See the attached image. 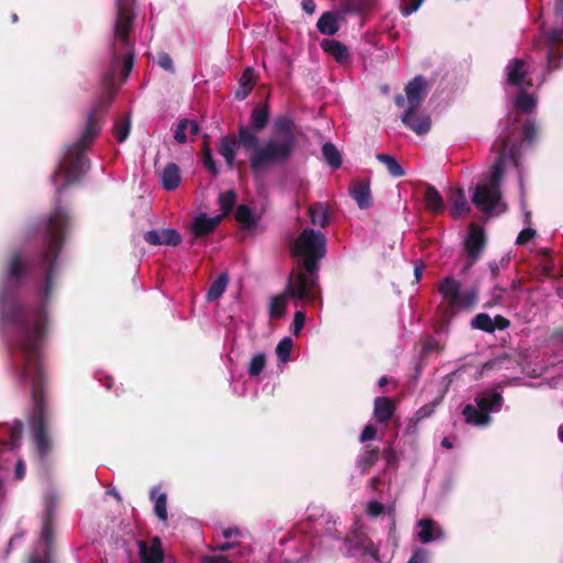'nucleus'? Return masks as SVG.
<instances>
[{"mask_svg": "<svg viewBox=\"0 0 563 563\" xmlns=\"http://www.w3.org/2000/svg\"><path fill=\"white\" fill-rule=\"evenodd\" d=\"M134 5L135 0H115L112 58L101 79L106 91L92 104L80 137L66 146L58 169L52 176L53 181H56L62 175L65 177V183L56 189L58 195L67 186L79 183L89 168V161L85 153L98 137L103 126V117L115 97L117 74L121 69L123 80H125L132 70L134 51L130 34L135 20Z\"/></svg>", "mask_w": 563, "mask_h": 563, "instance_id": "obj_1", "label": "nucleus"}, {"mask_svg": "<svg viewBox=\"0 0 563 563\" xmlns=\"http://www.w3.org/2000/svg\"><path fill=\"white\" fill-rule=\"evenodd\" d=\"M3 318L12 325L11 350L21 356V362L15 365L19 379L30 384L33 401L31 427L36 451L43 460L52 451L45 404L47 374L42 363L41 353L47 331V313L43 305L30 308L23 305H13L4 310Z\"/></svg>", "mask_w": 563, "mask_h": 563, "instance_id": "obj_2", "label": "nucleus"}, {"mask_svg": "<svg viewBox=\"0 0 563 563\" xmlns=\"http://www.w3.org/2000/svg\"><path fill=\"white\" fill-rule=\"evenodd\" d=\"M269 115L267 103H256L251 112L250 124H241L238 129L242 148L252 152L250 168L255 175L273 166L286 164L298 146V126L288 115L275 118L269 137L260 145L257 134L267 126Z\"/></svg>", "mask_w": 563, "mask_h": 563, "instance_id": "obj_3", "label": "nucleus"}, {"mask_svg": "<svg viewBox=\"0 0 563 563\" xmlns=\"http://www.w3.org/2000/svg\"><path fill=\"white\" fill-rule=\"evenodd\" d=\"M291 253L300 261L289 276L287 292L302 301L313 302L321 295L319 271L327 254V236L321 231L306 228L295 240Z\"/></svg>", "mask_w": 563, "mask_h": 563, "instance_id": "obj_4", "label": "nucleus"}, {"mask_svg": "<svg viewBox=\"0 0 563 563\" xmlns=\"http://www.w3.org/2000/svg\"><path fill=\"white\" fill-rule=\"evenodd\" d=\"M537 137V125L531 119L521 120L517 114H508L506 126L500 136L494 142L492 150L496 153L493 164L489 186L500 190V180L508 163L519 167L520 144L530 145Z\"/></svg>", "mask_w": 563, "mask_h": 563, "instance_id": "obj_5", "label": "nucleus"}, {"mask_svg": "<svg viewBox=\"0 0 563 563\" xmlns=\"http://www.w3.org/2000/svg\"><path fill=\"white\" fill-rule=\"evenodd\" d=\"M70 220L68 210L57 205L47 217L44 225V249L40 253L38 264L45 271L43 288L45 301L49 299L53 291L55 264L65 243Z\"/></svg>", "mask_w": 563, "mask_h": 563, "instance_id": "obj_6", "label": "nucleus"}, {"mask_svg": "<svg viewBox=\"0 0 563 563\" xmlns=\"http://www.w3.org/2000/svg\"><path fill=\"white\" fill-rule=\"evenodd\" d=\"M438 290L448 300L445 313L450 316L453 314L454 308H471L477 301L478 291L476 287L461 292V283L451 276L442 279Z\"/></svg>", "mask_w": 563, "mask_h": 563, "instance_id": "obj_7", "label": "nucleus"}, {"mask_svg": "<svg viewBox=\"0 0 563 563\" xmlns=\"http://www.w3.org/2000/svg\"><path fill=\"white\" fill-rule=\"evenodd\" d=\"M486 242L487 239L484 229L475 223H472L464 242L467 263L463 271L471 268L481 258L482 252L486 246Z\"/></svg>", "mask_w": 563, "mask_h": 563, "instance_id": "obj_8", "label": "nucleus"}, {"mask_svg": "<svg viewBox=\"0 0 563 563\" xmlns=\"http://www.w3.org/2000/svg\"><path fill=\"white\" fill-rule=\"evenodd\" d=\"M427 81L423 76L418 75L410 80L405 87L406 97L408 99V109L401 117V122L408 124L412 110H418L426 97Z\"/></svg>", "mask_w": 563, "mask_h": 563, "instance_id": "obj_9", "label": "nucleus"}, {"mask_svg": "<svg viewBox=\"0 0 563 563\" xmlns=\"http://www.w3.org/2000/svg\"><path fill=\"white\" fill-rule=\"evenodd\" d=\"M29 265L20 251H14L8 258L5 267L7 282L13 287H20L27 275Z\"/></svg>", "mask_w": 563, "mask_h": 563, "instance_id": "obj_10", "label": "nucleus"}, {"mask_svg": "<svg viewBox=\"0 0 563 563\" xmlns=\"http://www.w3.org/2000/svg\"><path fill=\"white\" fill-rule=\"evenodd\" d=\"M501 198L500 190L487 185H477L474 189L472 202L483 212H492Z\"/></svg>", "mask_w": 563, "mask_h": 563, "instance_id": "obj_11", "label": "nucleus"}, {"mask_svg": "<svg viewBox=\"0 0 563 563\" xmlns=\"http://www.w3.org/2000/svg\"><path fill=\"white\" fill-rule=\"evenodd\" d=\"M528 73L527 62L521 58H514L506 66L507 82L514 87H531L532 80L527 79Z\"/></svg>", "mask_w": 563, "mask_h": 563, "instance_id": "obj_12", "label": "nucleus"}, {"mask_svg": "<svg viewBox=\"0 0 563 563\" xmlns=\"http://www.w3.org/2000/svg\"><path fill=\"white\" fill-rule=\"evenodd\" d=\"M144 240L150 245L178 246L183 239L175 229L151 230L144 233Z\"/></svg>", "mask_w": 563, "mask_h": 563, "instance_id": "obj_13", "label": "nucleus"}, {"mask_svg": "<svg viewBox=\"0 0 563 563\" xmlns=\"http://www.w3.org/2000/svg\"><path fill=\"white\" fill-rule=\"evenodd\" d=\"M139 555L142 563H163L164 551L162 548V541L158 537L151 539L148 544L144 540L137 542Z\"/></svg>", "mask_w": 563, "mask_h": 563, "instance_id": "obj_14", "label": "nucleus"}, {"mask_svg": "<svg viewBox=\"0 0 563 563\" xmlns=\"http://www.w3.org/2000/svg\"><path fill=\"white\" fill-rule=\"evenodd\" d=\"M242 147L240 132L221 136L218 141V153L224 158L228 167L232 169L235 163L236 150Z\"/></svg>", "mask_w": 563, "mask_h": 563, "instance_id": "obj_15", "label": "nucleus"}, {"mask_svg": "<svg viewBox=\"0 0 563 563\" xmlns=\"http://www.w3.org/2000/svg\"><path fill=\"white\" fill-rule=\"evenodd\" d=\"M349 191L361 209H368L373 205L369 180L354 179Z\"/></svg>", "mask_w": 563, "mask_h": 563, "instance_id": "obj_16", "label": "nucleus"}, {"mask_svg": "<svg viewBox=\"0 0 563 563\" xmlns=\"http://www.w3.org/2000/svg\"><path fill=\"white\" fill-rule=\"evenodd\" d=\"M551 45L548 49V69L550 71L560 69L563 66V46L561 44V32L552 31L549 34Z\"/></svg>", "mask_w": 563, "mask_h": 563, "instance_id": "obj_17", "label": "nucleus"}, {"mask_svg": "<svg viewBox=\"0 0 563 563\" xmlns=\"http://www.w3.org/2000/svg\"><path fill=\"white\" fill-rule=\"evenodd\" d=\"M474 401L475 406H477L483 412H487V415H489L490 412L500 410L504 398L498 391H485L477 395Z\"/></svg>", "mask_w": 563, "mask_h": 563, "instance_id": "obj_18", "label": "nucleus"}, {"mask_svg": "<svg viewBox=\"0 0 563 563\" xmlns=\"http://www.w3.org/2000/svg\"><path fill=\"white\" fill-rule=\"evenodd\" d=\"M380 457V451L377 446L367 444L356 457V467L362 475H365L377 463Z\"/></svg>", "mask_w": 563, "mask_h": 563, "instance_id": "obj_19", "label": "nucleus"}, {"mask_svg": "<svg viewBox=\"0 0 563 563\" xmlns=\"http://www.w3.org/2000/svg\"><path fill=\"white\" fill-rule=\"evenodd\" d=\"M55 506L53 503L46 506L41 532V541L46 545V555L49 556L51 547L54 541Z\"/></svg>", "mask_w": 563, "mask_h": 563, "instance_id": "obj_20", "label": "nucleus"}, {"mask_svg": "<svg viewBox=\"0 0 563 563\" xmlns=\"http://www.w3.org/2000/svg\"><path fill=\"white\" fill-rule=\"evenodd\" d=\"M423 202L426 209L433 214H440L444 211L445 206L443 198L433 185L428 184L426 186Z\"/></svg>", "mask_w": 563, "mask_h": 563, "instance_id": "obj_21", "label": "nucleus"}, {"mask_svg": "<svg viewBox=\"0 0 563 563\" xmlns=\"http://www.w3.org/2000/svg\"><path fill=\"white\" fill-rule=\"evenodd\" d=\"M395 410V404L388 397H377L374 401V416L379 423L388 422L393 418Z\"/></svg>", "mask_w": 563, "mask_h": 563, "instance_id": "obj_22", "label": "nucleus"}, {"mask_svg": "<svg viewBox=\"0 0 563 563\" xmlns=\"http://www.w3.org/2000/svg\"><path fill=\"white\" fill-rule=\"evenodd\" d=\"M320 46L323 52L334 57L338 63L343 64L350 58L347 47L336 40L324 38L320 42Z\"/></svg>", "mask_w": 563, "mask_h": 563, "instance_id": "obj_23", "label": "nucleus"}, {"mask_svg": "<svg viewBox=\"0 0 563 563\" xmlns=\"http://www.w3.org/2000/svg\"><path fill=\"white\" fill-rule=\"evenodd\" d=\"M221 221V217L209 218L206 214L198 216L191 224V230L197 238L205 236L214 231Z\"/></svg>", "mask_w": 563, "mask_h": 563, "instance_id": "obj_24", "label": "nucleus"}, {"mask_svg": "<svg viewBox=\"0 0 563 563\" xmlns=\"http://www.w3.org/2000/svg\"><path fill=\"white\" fill-rule=\"evenodd\" d=\"M451 202V216L454 219L461 218L463 214L470 212V206L466 201L464 190L462 188H457L453 190L449 197Z\"/></svg>", "mask_w": 563, "mask_h": 563, "instance_id": "obj_25", "label": "nucleus"}, {"mask_svg": "<svg viewBox=\"0 0 563 563\" xmlns=\"http://www.w3.org/2000/svg\"><path fill=\"white\" fill-rule=\"evenodd\" d=\"M465 421L468 424L483 427L490 422V415L487 412H483L477 406L467 404L462 411Z\"/></svg>", "mask_w": 563, "mask_h": 563, "instance_id": "obj_26", "label": "nucleus"}, {"mask_svg": "<svg viewBox=\"0 0 563 563\" xmlns=\"http://www.w3.org/2000/svg\"><path fill=\"white\" fill-rule=\"evenodd\" d=\"M406 128L413 131L418 135L427 134L431 129V119L428 114L412 110V114Z\"/></svg>", "mask_w": 563, "mask_h": 563, "instance_id": "obj_27", "label": "nucleus"}, {"mask_svg": "<svg viewBox=\"0 0 563 563\" xmlns=\"http://www.w3.org/2000/svg\"><path fill=\"white\" fill-rule=\"evenodd\" d=\"M308 213L313 225L325 228L330 222L329 208L324 202H316L311 205Z\"/></svg>", "mask_w": 563, "mask_h": 563, "instance_id": "obj_28", "label": "nucleus"}, {"mask_svg": "<svg viewBox=\"0 0 563 563\" xmlns=\"http://www.w3.org/2000/svg\"><path fill=\"white\" fill-rule=\"evenodd\" d=\"M240 88L235 92L236 100H244L255 86V71L252 67H247L242 73L239 80Z\"/></svg>", "mask_w": 563, "mask_h": 563, "instance_id": "obj_29", "label": "nucleus"}, {"mask_svg": "<svg viewBox=\"0 0 563 563\" xmlns=\"http://www.w3.org/2000/svg\"><path fill=\"white\" fill-rule=\"evenodd\" d=\"M180 184L179 167L175 163H168L162 173V185L166 190H175Z\"/></svg>", "mask_w": 563, "mask_h": 563, "instance_id": "obj_30", "label": "nucleus"}, {"mask_svg": "<svg viewBox=\"0 0 563 563\" xmlns=\"http://www.w3.org/2000/svg\"><path fill=\"white\" fill-rule=\"evenodd\" d=\"M317 29L321 34L334 35L339 31V22L335 13L327 11L317 22Z\"/></svg>", "mask_w": 563, "mask_h": 563, "instance_id": "obj_31", "label": "nucleus"}, {"mask_svg": "<svg viewBox=\"0 0 563 563\" xmlns=\"http://www.w3.org/2000/svg\"><path fill=\"white\" fill-rule=\"evenodd\" d=\"M229 283V276L227 273H222L217 279L210 285L206 298L209 302L216 301L222 297Z\"/></svg>", "mask_w": 563, "mask_h": 563, "instance_id": "obj_32", "label": "nucleus"}, {"mask_svg": "<svg viewBox=\"0 0 563 563\" xmlns=\"http://www.w3.org/2000/svg\"><path fill=\"white\" fill-rule=\"evenodd\" d=\"M158 492L159 487H153L151 489V499L155 500L154 512L159 520L166 521L168 518L167 495L165 493H161L157 495Z\"/></svg>", "mask_w": 563, "mask_h": 563, "instance_id": "obj_33", "label": "nucleus"}, {"mask_svg": "<svg viewBox=\"0 0 563 563\" xmlns=\"http://www.w3.org/2000/svg\"><path fill=\"white\" fill-rule=\"evenodd\" d=\"M514 106L517 111L525 114H530L537 107V99L530 93L521 90L517 95Z\"/></svg>", "mask_w": 563, "mask_h": 563, "instance_id": "obj_34", "label": "nucleus"}, {"mask_svg": "<svg viewBox=\"0 0 563 563\" xmlns=\"http://www.w3.org/2000/svg\"><path fill=\"white\" fill-rule=\"evenodd\" d=\"M321 152L324 161L331 168L338 169L342 166V155L333 143H324Z\"/></svg>", "mask_w": 563, "mask_h": 563, "instance_id": "obj_35", "label": "nucleus"}, {"mask_svg": "<svg viewBox=\"0 0 563 563\" xmlns=\"http://www.w3.org/2000/svg\"><path fill=\"white\" fill-rule=\"evenodd\" d=\"M290 297L292 299H297V297H292L287 292V289L285 290V294L274 296L271 299L269 303V317L272 319H279L282 318L286 312V298ZM298 300H300L298 298Z\"/></svg>", "mask_w": 563, "mask_h": 563, "instance_id": "obj_36", "label": "nucleus"}, {"mask_svg": "<svg viewBox=\"0 0 563 563\" xmlns=\"http://www.w3.org/2000/svg\"><path fill=\"white\" fill-rule=\"evenodd\" d=\"M376 158L386 166L388 173L393 177L399 178L405 175V169L401 167V165L397 162V159L394 156L385 153H378L376 154Z\"/></svg>", "mask_w": 563, "mask_h": 563, "instance_id": "obj_37", "label": "nucleus"}, {"mask_svg": "<svg viewBox=\"0 0 563 563\" xmlns=\"http://www.w3.org/2000/svg\"><path fill=\"white\" fill-rule=\"evenodd\" d=\"M208 136L205 135V142L202 144L201 153H202V163L203 166L211 173L213 177L219 175V167L217 162L212 156V150L207 141Z\"/></svg>", "mask_w": 563, "mask_h": 563, "instance_id": "obj_38", "label": "nucleus"}, {"mask_svg": "<svg viewBox=\"0 0 563 563\" xmlns=\"http://www.w3.org/2000/svg\"><path fill=\"white\" fill-rule=\"evenodd\" d=\"M235 220L246 229H251L256 224L254 213L246 205L238 206L235 210Z\"/></svg>", "mask_w": 563, "mask_h": 563, "instance_id": "obj_39", "label": "nucleus"}, {"mask_svg": "<svg viewBox=\"0 0 563 563\" xmlns=\"http://www.w3.org/2000/svg\"><path fill=\"white\" fill-rule=\"evenodd\" d=\"M130 130L131 120L128 115L117 119L113 126V134L119 143H123L129 137Z\"/></svg>", "mask_w": 563, "mask_h": 563, "instance_id": "obj_40", "label": "nucleus"}, {"mask_svg": "<svg viewBox=\"0 0 563 563\" xmlns=\"http://www.w3.org/2000/svg\"><path fill=\"white\" fill-rule=\"evenodd\" d=\"M473 329H477L487 333H494L493 319L488 313L481 312L471 321Z\"/></svg>", "mask_w": 563, "mask_h": 563, "instance_id": "obj_41", "label": "nucleus"}, {"mask_svg": "<svg viewBox=\"0 0 563 563\" xmlns=\"http://www.w3.org/2000/svg\"><path fill=\"white\" fill-rule=\"evenodd\" d=\"M420 531L418 533L419 539L423 543H429L434 540V522L431 519H421L419 521Z\"/></svg>", "mask_w": 563, "mask_h": 563, "instance_id": "obj_42", "label": "nucleus"}, {"mask_svg": "<svg viewBox=\"0 0 563 563\" xmlns=\"http://www.w3.org/2000/svg\"><path fill=\"white\" fill-rule=\"evenodd\" d=\"M220 209L223 214H228L233 209L236 201V194L234 190H227L221 192L218 197Z\"/></svg>", "mask_w": 563, "mask_h": 563, "instance_id": "obj_43", "label": "nucleus"}, {"mask_svg": "<svg viewBox=\"0 0 563 563\" xmlns=\"http://www.w3.org/2000/svg\"><path fill=\"white\" fill-rule=\"evenodd\" d=\"M292 345V339L289 336H286L279 341L276 346V354L280 362L285 363L289 361Z\"/></svg>", "mask_w": 563, "mask_h": 563, "instance_id": "obj_44", "label": "nucleus"}, {"mask_svg": "<svg viewBox=\"0 0 563 563\" xmlns=\"http://www.w3.org/2000/svg\"><path fill=\"white\" fill-rule=\"evenodd\" d=\"M266 365V356L263 353L256 354L252 357L249 366L250 376H258Z\"/></svg>", "mask_w": 563, "mask_h": 563, "instance_id": "obj_45", "label": "nucleus"}, {"mask_svg": "<svg viewBox=\"0 0 563 563\" xmlns=\"http://www.w3.org/2000/svg\"><path fill=\"white\" fill-rule=\"evenodd\" d=\"M506 288L496 285L492 289V299L484 305L485 308L504 305V294Z\"/></svg>", "mask_w": 563, "mask_h": 563, "instance_id": "obj_46", "label": "nucleus"}, {"mask_svg": "<svg viewBox=\"0 0 563 563\" xmlns=\"http://www.w3.org/2000/svg\"><path fill=\"white\" fill-rule=\"evenodd\" d=\"M189 120L188 119H181L179 120L177 128L175 130L174 139L177 143H186L187 142V135L186 130H188Z\"/></svg>", "mask_w": 563, "mask_h": 563, "instance_id": "obj_47", "label": "nucleus"}, {"mask_svg": "<svg viewBox=\"0 0 563 563\" xmlns=\"http://www.w3.org/2000/svg\"><path fill=\"white\" fill-rule=\"evenodd\" d=\"M424 0H401L400 12L404 16H409L416 12Z\"/></svg>", "mask_w": 563, "mask_h": 563, "instance_id": "obj_48", "label": "nucleus"}, {"mask_svg": "<svg viewBox=\"0 0 563 563\" xmlns=\"http://www.w3.org/2000/svg\"><path fill=\"white\" fill-rule=\"evenodd\" d=\"M356 545L363 547V551L365 554H368L375 560H378V548L369 540H365L363 538H357Z\"/></svg>", "mask_w": 563, "mask_h": 563, "instance_id": "obj_49", "label": "nucleus"}, {"mask_svg": "<svg viewBox=\"0 0 563 563\" xmlns=\"http://www.w3.org/2000/svg\"><path fill=\"white\" fill-rule=\"evenodd\" d=\"M156 63L158 66H161L165 70L170 71V73L174 71L173 59L167 53L159 52L157 55Z\"/></svg>", "mask_w": 563, "mask_h": 563, "instance_id": "obj_50", "label": "nucleus"}, {"mask_svg": "<svg viewBox=\"0 0 563 563\" xmlns=\"http://www.w3.org/2000/svg\"><path fill=\"white\" fill-rule=\"evenodd\" d=\"M380 456L385 460L387 466L395 467L397 465V454L394 448L390 445L385 448L383 452H380Z\"/></svg>", "mask_w": 563, "mask_h": 563, "instance_id": "obj_51", "label": "nucleus"}, {"mask_svg": "<svg viewBox=\"0 0 563 563\" xmlns=\"http://www.w3.org/2000/svg\"><path fill=\"white\" fill-rule=\"evenodd\" d=\"M435 408V404H427L418 409V411L415 413L416 422H419L428 417H430Z\"/></svg>", "mask_w": 563, "mask_h": 563, "instance_id": "obj_52", "label": "nucleus"}, {"mask_svg": "<svg viewBox=\"0 0 563 563\" xmlns=\"http://www.w3.org/2000/svg\"><path fill=\"white\" fill-rule=\"evenodd\" d=\"M536 230L531 228L523 229L517 236L516 244L525 245L527 242L532 240L536 236Z\"/></svg>", "mask_w": 563, "mask_h": 563, "instance_id": "obj_53", "label": "nucleus"}, {"mask_svg": "<svg viewBox=\"0 0 563 563\" xmlns=\"http://www.w3.org/2000/svg\"><path fill=\"white\" fill-rule=\"evenodd\" d=\"M550 341L554 346L563 350V327H558L551 332Z\"/></svg>", "mask_w": 563, "mask_h": 563, "instance_id": "obj_54", "label": "nucleus"}, {"mask_svg": "<svg viewBox=\"0 0 563 563\" xmlns=\"http://www.w3.org/2000/svg\"><path fill=\"white\" fill-rule=\"evenodd\" d=\"M305 321H306V314L303 311L301 310H298L295 312V316H294V334L297 335L300 330L303 328L305 325Z\"/></svg>", "mask_w": 563, "mask_h": 563, "instance_id": "obj_55", "label": "nucleus"}, {"mask_svg": "<svg viewBox=\"0 0 563 563\" xmlns=\"http://www.w3.org/2000/svg\"><path fill=\"white\" fill-rule=\"evenodd\" d=\"M366 511L368 516L377 517L384 512V506L379 501L371 500L367 504Z\"/></svg>", "mask_w": 563, "mask_h": 563, "instance_id": "obj_56", "label": "nucleus"}, {"mask_svg": "<svg viewBox=\"0 0 563 563\" xmlns=\"http://www.w3.org/2000/svg\"><path fill=\"white\" fill-rule=\"evenodd\" d=\"M376 433H377V430L374 426H372V424L365 426L360 435V442L363 443V442L374 439Z\"/></svg>", "mask_w": 563, "mask_h": 563, "instance_id": "obj_57", "label": "nucleus"}, {"mask_svg": "<svg viewBox=\"0 0 563 563\" xmlns=\"http://www.w3.org/2000/svg\"><path fill=\"white\" fill-rule=\"evenodd\" d=\"M509 325H510V321L500 314H497L493 319L494 332L496 330H506L507 328H509Z\"/></svg>", "mask_w": 563, "mask_h": 563, "instance_id": "obj_58", "label": "nucleus"}, {"mask_svg": "<svg viewBox=\"0 0 563 563\" xmlns=\"http://www.w3.org/2000/svg\"><path fill=\"white\" fill-rule=\"evenodd\" d=\"M427 559H428L427 551L423 549H418L412 553L408 563H427Z\"/></svg>", "mask_w": 563, "mask_h": 563, "instance_id": "obj_59", "label": "nucleus"}, {"mask_svg": "<svg viewBox=\"0 0 563 563\" xmlns=\"http://www.w3.org/2000/svg\"><path fill=\"white\" fill-rule=\"evenodd\" d=\"M202 563H231L225 556L223 555H213V556H203L201 559Z\"/></svg>", "mask_w": 563, "mask_h": 563, "instance_id": "obj_60", "label": "nucleus"}, {"mask_svg": "<svg viewBox=\"0 0 563 563\" xmlns=\"http://www.w3.org/2000/svg\"><path fill=\"white\" fill-rule=\"evenodd\" d=\"M238 545L236 542H221L212 548L213 551L225 552Z\"/></svg>", "mask_w": 563, "mask_h": 563, "instance_id": "obj_61", "label": "nucleus"}, {"mask_svg": "<svg viewBox=\"0 0 563 563\" xmlns=\"http://www.w3.org/2000/svg\"><path fill=\"white\" fill-rule=\"evenodd\" d=\"M301 7L308 14H312L316 11V3L313 0H302Z\"/></svg>", "mask_w": 563, "mask_h": 563, "instance_id": "obj_62", "label": "nucleus"}, {"mask_svg": "<svg viewBox=\"0 0 563 563\" xmlns=\"http://www.w3.org/2000/svg\"><path fill=\"white\" fill-rule=\"evenodd\" d=\"M25 475V466L22 460H19L15 465V478L21 481Z\"/></svg>", "mask_w": 563, "mask_h": 563, "instance_id": "obj_63", "label": "nucleus"}, {"mask_svg": "<svg viewBox=\"0 0 563 563\" xmlns=\"http://www.w3.org/2000/svg\"><path fill=\"white\" fill-rule=\"evenodd\" d=\"M222 536L225 538V539H230L232 537H235V536H241V532L238 528L235 527H229L227 529H223L222 531Z\"/></svg>", "mask_w": 563, "mask_h": 563, "instance_id": "obj_64", "label": "nucleus"}]
</instances>
